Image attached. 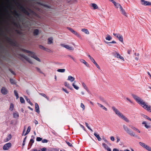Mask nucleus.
Listing matches in <instances>:
<instances>
[{"label":"nucleus","instance_id":"f257e3e1","mask_svg":"<svg viewBox=\"0 0 151 151\" xmlns=\"http://www.w3.org/2000/svg\"><path fill=\"white\" fill-rule=\"evenodd\" d=\"M112 109L115 112V114H117L119 117L123 119L126 122H129V120L126 117H125L115 107L113 106Z\"/></svg>","mask_w":151,"mask_h":151},{"label":"nucleus","instance_id":"f03ea898","mask_svg":"<svg viewBox=\"0 0 151 151\" xmlns=\"http://www.w3.org/2000/svg\"><path fill=\"white\" fill-rule=\"evenodd\" d=\"M22 51L29 53V56H31L38 61L40 62V59L35 55V53L23 49H22Z\"/></svg>","mask_w":151,"mask_h":151},{"label":"nucleus","instance_id":"7ed1b4c3","mask_svg":"<svg viewBox=\"0 0 151 151\" xmlns=\"http://www.w3.org/2000/svg\"><path fill=\"white\" fill-rule=\"evenodd\" d=\"M132 95L137 102L142 106H143L145 103L141 98L138 96L134 94H132Z\"/></svg>","mask_w":151,"mask_h":151},{"label":"nucleus","instance_id":"20e7f679","mask_svg":"<svg viewBox=\"0 0 151 151\" xmlns=\"http://www.w3.org/2000/svg\"><path fill=\"white\" fill-rule=\"evenodd\" d=\"M123 127L124 131L129 134L131 136L134 137L135 136V134L127 126L125 125H123Z\"/></svg>","mask_w":151,"mask_h":151},{"label":"nucleus","instance_id":"39448f33","mask_svg":"<svg viewBox=\"0 0 151 151\" xmlns=\"http://www.w3.org/2000/svg\"><path fill=\"white\" fill-rule=\"evenodd\" d=\"M19 9H20L24 14L27 15H29V13L28 11L24 8L23 6L20 4H19Z\"/></svg>","mask_w":151,"mask_h":151},{"label":"nucleus","instance_id":"423d86ee","mask_svg":"<svg viewBox=\"0 0 151 151\" xmlns=\"http://www.w3.org/2000/svg\"><path fill=\"white\" fill-rule=\"evenodd\" d=\"M139 144L142 147L148 151H151V147L149 146L146 145L144 143L141 142H139Z\"/></svg>","mask_w":151,"mask_h":151},{"label":"nucleus","instance_id":"0eeeda50","mask_svg":"<svg viewBox=\"0 0 151 151\" xmlns=\"http://www.w3.org/2000/svg\"><path fill=\"white\" fill-rule=\"evenodd\" d=\"M113 35L115 36L116 38H118L119 40L122 42H123V38L122 36L119 33H113Z\"/></svg>","mask_w":151,"mask_h":151},{"label":"nucleus","instance_id":"6e6552de","mask_svg":"<svg viewBox=\"0 0 151 151\" xmlns=\"http://www.w3.org/2000/svg\"><path fill=\"white\" fill-rule=\"evenodd\" d=\"M113 54L115 58H119L124 61V57L122 56H121L120 55L119 53L116 52V51H115V52H113Z\"/></svg>","mask_w":151,"mask_h":151},{"label":"nucleus","instance_id":"1a4fd4ad","mask_svg":"<svg viewBox=\"0 0 151 151\" xmlns=\"http://www.w3.org/2000/svg\"><path fill=\"white\" fill-rule=\"evenodd\" d=\"M12 146V144L10 142L7 143L5 144L3 147V149L4 150H8Z\"/></svg>","mask_w":151,"mask_h":151},{"label":"nucleus","instance_id":"9d476101","mask_svg":"<svg viewBox=\"0 0 151 151\" xmlns=\"http://www.w3.org/2000/svg\"><path fill=\"white\" fill-rule=\"evenodd\" d=\"M67 29L73 34L76 35L78 37L80 38H81V35L79 34H78V32L74 31L73 29L69 27H68Z\"/></svg>","mask_w":151,"mask_h":151},{"label":"nucleus","instance_id":"9b49d317","mask_svg":"<svg viewBox=\"0 0 151 151\" xmlns=\"http://www.w3.org/2000/svg\"><path fill=\"white\" fill-rule=\"evenodd\" d=\"M60 45L66 49L68 50H74V48L73 47H70L69 45H65L64 44H61Z\"/></svg>","mask_w":151,"mask_h":151},{"label":"nucleus","instance_id":"f8f14e48","mask_svg":"<svg viewBox=\"0 0 151 151\" xmlns=\"http://www.w3.org/2000/svg\"><path fill=\"white\" fill-rule=\"evenodd\" d=\"M144 108L147 110V111L151 112V109H150L151 106L150 105H147L146 103H145V104L142 106Z\"/></svg>","mask_w":151,"mask_h":151},{"label":"nucleus","instance_id":"ddd939ff","mask_svg":"<svg viewBox=\"0 0 151 151\" xmlns=\"http://www.w3.org/2000/svg\"><path fill=\"white\" fill-rule=\"evenodd\" d=\"M1 92L4 95L8 93L7 90L5 87H2V88L1 90Z\"/></svg>","mask_w":151,"mask_h":151},{"label":"nucleus","instance_id":"4468645a","mask_svg":"<svg viewBox=\"0 0 151 151\" xmlns=\"http://www.w3.org/2000/svg\"><path fill=\"white\" fill-rule=\"evenodd\" d=\"M20 55L22 58H24L25 60H26L28 62H29L30 63H32V62L30 60V59L29 58L25 56L24 54H20Z\"/></svg>","mask_w":151,"mask_h":151},{"label":"nucleus","instance_id":"2eb2a0df","mask_svg":"<svg viewBox=\"0 0 151 151\" xmlns=\"http://www.w3.org/2000/svg\"><path fill=\"white\" fill-rule=\"evenodd\" d=\"M141 3L142 4L145 6L151 5V2L145 1L144 0V1H143Z\"/></svg>","mask_w":151,"mask_h":151},{"label":"nucleus","instance_id":"dca6fc26","mask_svg":"<svg viewBox=\"0 0 151 151\" xmlns=\"http://www.w3.org/2000/svg\"><path fill=\"white\" fill-rule=\"evenodd\" d=\"M75 79V78L71 76H69L68 77L67 80L70 81L71 82H73Z\"/></svg>","mask_w":151,"mask_h":151},{"label":"nucleus","instance_id":"f3484780","mask_svg":"<svg viewBox=\"0 0 151 151\" xmlns=\"http://www.w3.org/2000/svg\"><path fill=\"white\" fill-rule=\"evenodd\" d=\"M97 104L99 106L102 108L105 111H107V109L103 105L99 103H97Z\"/></svg>","mask_w":151,"mask_h":151},{"label":"nucleus","instance_id":"a211bd4d","mask_svg":"<svg viewBox=\"0 0 151 151\" xmlns=\"http://www.w3.org/2000/svg\"><path fill=\"white\" fill-rule=\"evenodd\" d=\"M12 137V136L11 134L8 135L6 139L4 140V142H6L9 141L11 139Z\"/></svg>","mask_w":151,"mask_h":151},{"label":"nucleus","instance_id":"6ab92c4d","mask_svg":"<svg viewBox=\"0 0 151 151\" xmlns=\"http://www.w3.org/2000/svg\"><path fill=\"white\" fill-rule=\"evenodd\" d=\"M120 9V11L121 12L122 14L125 16L127 17V14L126 13L125 11L123 9L122 7H121V8Z\"/></svg>","mask_w":151,"mask_h":151},{"label":"nucleus","instance_id":"aec40b11","mask_svg":"<svg viewBox=\"0 0 151 151\" xmlns=\"http://www.w3.org/2000/svg\"><path fill=\"white\" fill-rule=\"evenodd\" d=\"M64 85L70 89H72V87L70 86L69 83L66 82H65L64 83Z\"/></svg>","mask_w":151,"mask_h":151},{"label":"nucleus","instance_id":"412c9836","mask_svg":"<svg viewBox=\"0 0 151 151\" xmlns=\"http://www.w3.org/2000/svg\"><path fill=\"white\" fill-rule=\"evenodd\" d=\"M35 105L36 111L37 113H39L40 112L39 107L38 104L37 103H36Z\"/></svg>","mask_w":151,"mask_h":151},{"label":"nucleus","instance_id":"4be33fe9","mask_svg":"<svg viewBox=\"0 0 151 151\" xmlns=\"http://www.w3.org/2000/svg\"><path fill=\"white\" fill-rule=\"evenodd\" d=\"M53 39L52 37H50L48 39L47 43L48 44H51L53 42Z\"/></svg>","mask_w":151,"mask_h":151},{"label":"nucleus","instance_id":"5701e85b","mask_svg":"<svg viewBox=\"0 0 151 151\" xmlns=\"http://www.w3.org/2000/svg\"><path fill=\"white\" fill-rule=\"evenodd\" d=\"M39 33V30L38 29H35L33 32V34L34 36L37 35Z\"/></svg>","mask_w":151,"mask_h":151},{"label":"nucleus","instance_id":"b1692460","mask_svg":"<svg viewBox=\"0 0 151 151\" xmlns=\"http://www.w3.org/2000/svg\"><path fill=\"white\" fill-rule=\"evenodd\" d=\"M81 62L86 65L87 67L89 66V65L88 63L84 60L82 59L80 60Z\"/></svg>","mask_w":151,"mask_h":151},{"label":"nucleus","instance_id":"393cba45","mask_svg":"<svg viewBox=\"0 0 151 151\" xmlns=\"http://www.w3.org/2000/svg\"><path fill=\"white\" fill-rule=\"evenodd\" d=\"M115 6H116V7L118 8H119V9L121 8V7H122L120 5V4L118 3H117L116 2H115L114 3V4Z\"/></svg>","mask_w":151,"mask_h":151},{"label":"nucleus","instance_id":"a878e982","mask_svg":"<svg viewBox=\"0 0 151 151\" xmlns=\"http://www.w3.org/2000/svg\"><path fill=\"white\" fill-rule=\"evenodd\" d=\"M24 97L25 98V100L27 101V102L29 103V104L31 105H33V104L30 102V100L29 99L27 98V97L26 96H24Z\"/></svg>","mask_w":151,"mask_h":151},{"label":"nucleus","instance_id":"bb28decb","mask_svg":"<svg viewBox=\"0 0 151 151\" xmlns=\"http://www.w3.org/2000/svg\"><path fill=\"white\" fill-rule=\"evenodd\" d=\"M19 117V114L18 112H16L13 113V117L15 118H17Z\"/></svg>","mask_w":151,"mask_h":151},{"label":"nucleus","instance_id":"cd10ccee","mask_svg":"<svg viewBox=\"0 0 151 151\" xmlns=\"http://www.w3.org/2000/svg\"><path fill=\"white\" fill-rule=\"evenodd\" d=\"M81 31L84 32L86 34H89V33L88 30L86 29L83 28L81 29Z\"/></svg>","mask_w":151,"mask_h":151},{"label":"nucleus","instance_id":"c85d7f7f","mask_svg":"<svg viewBox=\"0 0 151 151\" xmlns=\"http://www.w3.org/2000/svg\"><path fill=\"white\" fill-rule=\"evenodd\" d=\"M6 39L7 41L10 43H12L13 42V40L10 37H6Z\"/></svg>","mask_w":151,"mask_h":151},{"label":"nucleus","instance_id":"c756f323","mask_svg":"<svg viewBox=\"0 0 151 151\" xmlns=\"http://www.w3.org/2000/svg\"><path fill=\"white\" fill-rule=\"evenodd\" d=\"M94 135L97 138L98 140L99 141H100L101 140V138L100 137L99 134H97L96 133H95L94 134Z\"/></svg>","mask_w":151,"mask_h":151},{"label":"nucleus","instance_id":"7c9ffc66","mask_svg":"<svg viewBox=\"0 0 151 151\" xmlns=\"http://www.w3.org/2000/svg\"><path fill=\"white\" fill-rule=\"evenodd\" d=\"M76 81H75L74 83H72V86L76 90H78L79 88V87L77 86L75 84Z\"/></svg>","mask_w":151,"mask_h":151},{"label":"nucleus","instance_id":"2f4dec72","mask_svg":"<svg viewBox=\"0 0 151 151\" xmlns=\"http://www.w3.org/2000/svg\"><path fill=\"white\" fill-rule=\"evenodd\" d=\"M39 94L42 96L44 97L46 99H47V100H49V98L44 93H39Z\"/></svg>","mask_w":151,"mask_h":151},{"label":"nucleus","instance_id":"473e14b6","mask_svg":"<svg viewBox=\"0 0 151 151\" xmlns=\"http://www.w3.org/2000/svg\"><path fill=\"white\" fill-rule=\"evenodd\" d=\"M91 6L94 9H97L98 8V6L97 5L94 3H92L91 4Z\"/></svg>","mask_w":151,"mask_h":151},{"label":"nucleus","instance_id":"72a5a7b5","mask_svg":"<svg viewBox=\"0 0 151 151\" xmlns=\"http://www.w3.org/2000/svg\"><path fill=\"white\" fill-rule=\"evenodd\" d=\"M31 129V128L30 127V126L28 127L27 128L26 132L24 134V135L25 136L27 134H28L30 132Z\"/></svg>","mask_w":151,"mask_h":151},{"label":"nucleus","instance_id":"f704fd0d","mask_svg":"<svg viewBox=\"0 0 151 151\" xmlns=\"http://www.w3.org/2000/svg\"><path fill=\"white\" fill-rule=\"evenodd\" d=\"M112 39V37L109 35H106V39L107 40H110Z\"/></svg>","mask_w":151,"mask_h":151},{"label":"nucleus","instance_id":"c9c22d12","mask_svg":"<svg viewBox=\"0 0 151 151\" xmlns=\"http://www.w3.org/2000/svg\"><path fill=\"white\" fill-rule=\"evenodd\" d=\"M14 108V104L12 103L11 104L10 106V107L9 108V110L12 111L13 110Z\"/></svg>","mask_w":151,"mask_h":151},{"label":"nucleus","instance_id":"e433bc0d","mask_svg":"<svg viewBox=\"0 0 151 151\" xmlns=\"http://www.w3.org/2000/svg\"><path fill=\"white\" fill-rule=\"evenodd\" d=\"M142 124H144L145 127L147 129L150 127V126L149 125H147L146 122L145 121H144L142 122Z\"/></svg>","mask_w":151,"mask_h":151},{"label":"nucleus","instance_id":"4c0bfd02","mask_svg":"<svg viewBox=\"0 0 151 151\" xmlns=\"http://www.w3.org/2000/svg\"><path fill=\"white\" fill-rule=\"evenodd\" d=\"M82 86L87 91H88V88L87 87V86L85 84V83H84L83 82L82 83Z\"/></svg>","mask_w":151,"mask_h":151},{"label":"nucleus","instance_id":"58836bf2","mask_svg":"<svg viewBox=\"0 0 151 151\" xmlns=\"http://www.w3.org/2000/svg\"><path fill=\"white\" fill-rule=\"evenodd\" d=\"M14 95L16 96V99H17L19 98V96H18V94L17 93V91L15 90L14 91Z\"/></svg>","mask_w":151,"mask_h":151},{"label":"nucleus","instance_id":"ea45409f","mask_svg":"<svg viewBox=\"0 0 151 151\" xmlns=\"http://www.w3.org/2000/svg\"><path fill=\"white\" fill-rule=\"evenodd\" d=\"M57 71L59 72L64 73L65 71V69H58Z\"/></svg>","mask_w":151,"mask_h":151},{"label":"nucleus","instance_id":"a19ab883","mask_svg":"<svg viewBox=\"0 0 151 151\" xmlns=\"http://www.w3.org/2000/svg\"><path fill=\"white\" fill-rule=\"evenodd\" d=\"M20 101L21 103H24L25 102L24 99L22 97H20Z\"/></svg>","mask_w":151,"mask_h":151},{"label":"nucleus","instance_id":"79ce46f5","mask_svg":"<svg viewBox=\"0 0 151 151\" xmlns=\"http://www.w3.org/2000/svg\"><path fill=\"white\" fill-rule=\"evenodd\" d=\"M142 116L144 118H145L149 120H150V121H151V119L149 117H148L147 116L145 115H143Z\"/></svg>","mask_w":151,"mask_h":151},{"label":"nucleus","instance_id":"37998d69","mask_svg":"<svg viewBox=\"0 0 151 151\" xmlns=\"http://www.w3.org/2000/svg\"><path fill=\"white\" fill-rule=\"evenodd\" d=\"M85 124H86V126L87 127V128L88 129H90L91 132H93V130H92V129H91L90 127L89 126L88 124V123H86V122L85 123Z\"/></svg>","mask_w":151,"mask_h":151},{"label":"nucleus","instance_id":"c03bdc74","mask_svg":"<svg viewBox=\"0 0 151 151\" xmlns=\"http://www.w3.org/2000/svg\"><path fill=\"white\" fill-rule=\"evenodd\" d=\"M102 145L105 148L106 150L109 147L108 145L105 143H103Z\"/></svg>","mask_w":151,"mask_h":151},{"label":"nucleus","instance_id":"a18cd8bd","mask_svg":"<svg viewBox=\"0 0 151 151\" xmlns=\"http://www.w3.org/2000/svg\"><path fill=\"white\" fill-rule=\"evenodd\" d=\"M36 69L37 70V71L39 72L40 73H43L41 71V70L40 69V68H38V67H36Z\"/></svg>","mask_w":151,"mask_h":151},{"label":"nucleus","instance_id":"49530a36","mask_svg":"<svg viewBox=\"0 0 151 151\" xmlns=\"http://www.w3.org/2000/svg\"><path fill=\"white\" fill-rule=\"evenodd\" d=\"M14 14L15 16H19V14L18 13L16 10H15L14 12Z\"/></svg>","mask_w":151,"mask_h":151},{"label":"nucleus","instance_id":"de8ad7c7","mask_svg":"<svg viewBox=\"0 0 151 151\" xmlns=\"http://www.w3.org/2000/svg\"><path fill=\"white\" fill-rule=\"evenodd\" d=\"M81 107L83 109V110L85 109V107L84 105L82 103L81 104Z\"/></svg>","mask_w":151,"mask_h":151},{"label":"nucleus","instance_id":"09e8293b","mask_svg":"<svg viewBox=\"0 0 151 151\" xmlns=\"http://www.w3.org/2000/svg\"><path fill=\"white\" fill-rule=\"evenodd\" d=\"M45 50L48 52H51V50L47 48H45Z\"/></svg>","mask_w":151,"mask_h":151},{"label":"nucleus","instance_id":"8fccbe9b","mask_svg":"<svg viewBox=\"0 0 151 151\" xmlns=\"http://www.w3.org/2000/svg\"><path fill=\"white\" fill-rule=\"evenodd\" d=\"M42 138L40 137H37L36 138V140L37 141H40L42 140Z\"/></svg>","mask_w":151,"mask_h":151},{"label":"nucleus","instance_id":"3c124183","mask_svg":"<svg viewBox=\"0 0 151 151\" xmlns=\"http://www.w3.org/2000/svg\"><path fill=\"white\" fill-rule=\"evenodd\" d=\"M26 138H27V137H25V138L24 139L23 141V144H22V146H24V145H25V141H26Z\"/></svg>","mask_w":151,"mask_h":151},{"label":"nucleus","instance_id":"603ef678","mask_svg":"<svg viewBox=\"0 0 151 151\" xmlns=\"http://www.w3.org/2000/svg\"><path fill=\"white\" fill-rule=\"evenodd\" d=\"M93 63L96 65V67H97V68H98L99 69H100V68L99 66V65H98V64L96 62H95Z\"/></svg>","mask_w":151,"mask_h":151},{"label":"nucleus","instance_id":"864d4df0","mask_svg":"<svg viewBox=\"0 0 151 151\" xmlns=\"http://www.w3.org/2000/svg\"><path fill=\"white\" fill-rule=\"evenodd\" d=\"M39 47L40 49L43 50H45V47L41 45H40L39 46Z\"/></svg>","mask_w":151,"mask_h":151},{"label":"nucleus","instance_id":"5fc2aeb1","mask_svg":"<svg viewBox=\"0 0 151 151\" xmlns=\"http://www.w3.org/2000/svg\"><path fill=\"white\" fill-rule=\"evenodd\" d=\"M129 127L132 128V129L135 130V129H136V128H135V127H134V126L132 125H129Z\"/></svg>","mask_w":151,"mask_h":151},{"label":"nucleus","instance_id":"6e6d98bb","mask_svg":"<svg viewBox=\"0 0 151 151\" xmlns=\"http://www.w3.org/2000/svg\"><path fill=\"white\" fill-rule=\"evenodd\" d=\"M10 82L12 84H14L15 83L13 79H11L10 80Z\"/></svg>","mask_w":151,"mask_h":151},{"label":"nucleus","instance_id":"4d7b16f0","mask_svg":"<svg viewBox=\"0 0 151 151\" xmlns=\"http://www.w3.org/2000/svg\"><path fill=\"white\" fill-rule=\"evenodd\" d=\"M106 43L108 44H110V43H116V42H115V41L113 40V41H112L111 42H106Z\"/></svg>","mask_w":151,"mask_h":151},{"label":"nucleus","instance_id":"13d9d810","mask_svg":"<svg viewBox=\"0 0 151 151\" xmlns=\"http://www.w3.org/2000/svg\"><path fill=\"white\" fill-rule=\"evenodd\" d=\"M47 142L48 140L47 139H44L42 141V142L43 143H47Z\"/></svg>","mask_w":151,"mask_h":151},{"label":"nucleus","instance_id":"bf43d9fd","mask_svg":"<svg viewBox=\"0 0 151 151\" xmlns=\"http://www.w3.org/2000/svg\"><path fill=\"white\" fill-rule=\"evenodd\" d=\"M62 90L63 91L65 92L66 93H69V92L66 89H65L64 88H63Z\"/></svg>","mask_w":151,"mask_h":151},{"label":"nucleus","instance_id":"052dcab7","mask_svg":"<svg viewBox=\"0 0 151 151\" xmlns=\"http://www.w3.org/2000/svg\"><path fill=\"white\" fill-rule=\"evenodd\" d=\"M66 143L69 146L71 147L72 146V145L68 142L66 141Z\"/></svg>","mask_w":151,"mask_h":151},{"label":"nucleus","instance_id":"680f3d73","mask_svg":"<svg viewBox=\"0 0 151 151\" xmlns=\"http://www.w3.org/2000/svg\"><path fill=\"white\" fill-rule=\"evenodd\" d=\"M110 139L112 141H114L115 140L114 137L113 136L111 137H110Z\"/></svg>","mask_w":151,"mask_h":151},{"label":"nucleus","instance_id":"e2e57ef3","mask_svg":"<svg viewBox=\"0 0 151 151\" xmlns=\"http://www.w3.org/2000/svg\"><path fill=\"white\" fill-rule=\"evenodd\" d=\"M126 99L128 101H129L130 103H133V102L129 98H126Z\"/></svg>","mask_w":151,"mask_h":151},{"label":"nucleus","instance_id":"0e129e2a","mask_svg":"<svg viewBox=\"0 0 151 151\" xmlns=\"http://www.w3.org/2000/svg\"><path fill=\"white\" fill-rule=\"evenodd\" d=\"M90 60L92 62H93V63L95 62V61L94 60L92 57L90 59Z\"/></svg>","mask_w":151,"mask_h":151},{"label":"nucleus","instance_id":"69168bd1","mask_svg":"<svg viewBox=\"0 0 151 151\" xmlns=\"http://www.w3.org/2000/svg\"><path fill=\"white\" fill-rule=\"evenodd\" d=\"M30 142L32 143V144L34 142V140L32 139H31L30 140Z\"/></svg>","mask_w":151,"mask_h":151},{"label":"nucleus","instance_id":"338daca9","mask_svg":"<svg viewBox=\"0 0 151 151\" xmlns=\"http://www.w3.org/2000/svg\"><path fill=\"white\" fill-rule=\"evenodd\" d=\"M113 151H119V150L117 149L114 148L113 149Z\"/></svg>","mask_w":151,"mask_h":151},{"label":"nucleus","instance_id":"774afa93","mask_svg":"<svg viewBox=\"0 0 151 151\" xmlns=\"http://www.w3.org/2000/svg\"><path fill=\"white\" fill-rule=\"evenodd\" d=\"M120 151H130L129 150L127 149H125L124 150H120Z\"/></svg>","mask_w":151,"mask_h":151}]
</instances>
